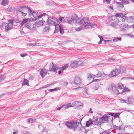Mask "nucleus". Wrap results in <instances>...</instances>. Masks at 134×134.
<instances>
[{
	"instance_id": "obj_27",
	"label": "nucleus",
	"mask_w": 134,
	"mask_h": 134,
	"mask_svg": "<svg viewBox=\"0 0 134 134\" xmlns=\"http://www.w3.org/2000/svg\"><path fill=\"white\" fill-rule=\"evenodd\" d=\"M110 25L113 27H115L118 25V24L117 22H114L111 23L110 24Z\"/></svg>"
},
{
	"instance_id": "obj_18",
	"label": "nucleus",
	"mask_w": 134,
	"mask_h": 134,
	"mask_svg": "<svg viewBox=\"0 0 134 134\" xmlns=\"http://www.w3.org/2000/svg\"><path fill=\"white\" fill-rule=\"evenodd\" d=\"M116 3H120L121 5V7H123V4H128L129 3V1L126 0H122V3L119 2H117Z\"/></svg>"
},
{
	"instance_id": "obj_38",
	"label": "nucleus",
	"mask_w": 134,
	"mask_h": 134,
	"mask_svg": "<svg viewBox=\"0 0 134 134\" xmlns=\"http://www.w3.org/2000/svg\"><path fill=\"white\" fill-rule=\"evenodd\" d=\"M118 86L119 88L120 89H122L124 87L120 83H119L118 84Z\"/></svg>"
},
{
	"instance_id": "obj_13",
	"label": "nucleus",
	"mask_w": 134,
	"mask_h": 134,
	"mask_svg": "<svg viewBox=\"0 0 134 134\" xmlns=\"http://www.w3.org/2000/svg\"><path fill=\"white\" fill-rule=\"evenodd\" d=\"M27 7L26 6L22 7L18 9L17 10V11L18 12H19L21 13L22 12L26 13V12L27 11Z\"/></svg>"
},
{
	"instance_id": "obj_51",
	"label": "nucleus",
	"mask_w": 134,
	"mask_h": 134,
	"mask_svg": "<svg viewBox=\"0 0 134 134\" xmlns=\"http://www.w3.org/2000/svg\"><path fill=\"white\" fill-rule=\"evenodd\" d=\"M21 14L22 15L24 16H26L27 14V13H24V12H21Z\"/></svg>"
},
{
	"instance_id": "obj_47",
	"label": "nucleus",
	"mask_w": 134,
	"mask_h": 134,
	"mask_svg": "<svg viewBox=\"0 0 134 134\" xmlns=\"http://www.w3.org/2000/svg\"><path fill=\"white\" fill-rule=\"evenodd\" d=\"M97 82L96 85L94 88V89L96 90H97L99 87V83H98V82Z\"/></svg>"
},
{
	"instance_id": "obj_10",
	"label": "nucleus",
	"mask_w": 134,
	"mask_h": 134,
	"mask_svg": "<svg viewBox=\"0 0 134 134\" xmlns=\"http://www.w3.org/2000/svg\"><path fill=\"white\" fill-rule=\"evenodd\" d=\"M58 69V68H57L55 65H54L53 63L52 62L50 64L49 71H53L55 72Z\"/></svg>"
},
{
	"instance_id": "obj_37",
	"label": "nucleus",
	"mask_w": 134,
	"mask_h": 134,
	"mask_svg": "<svg viewBox=\"0 0 134 134\" xmlns=\"http://www.w3.org/2000/svg\"><path fill=\"white\" fill-rule=\"evenodd\" d=\"M72 106V105H71V104L70 103H69L68 104H67L66 106L65 105L64 106V107L65 108V109H68L69 108L71 107Z\"/></svg>"
},
{
	"instance_id": "obj_29",
	"label": "nucleus",
	"mask_w": 134,
	"mask_h": 134,
	"mask_svg": "<svg viewBox=\"0 0 134 134\" xmlns=\"http://www.w3.org/2000/svg\"><path fill=\"white\" fill-rule=\"evenodd\" d=\"M59 28L60 31V33L61 34H63L64 33V30L63 28H62L61 26V25H59Z\"/></svg>"
},
{
	"instance_id": "obj_40",
	"label": "nucleus",
	"mask_w": 134,
	"mask_h": 134,
	"mask_svg": "<svg viewBox=\"0 0 134 134\" xmlns=\"http://www.w3.org/2000/svg\"><path fill=\"white\" fill-rule=\"evenodd\" d=\"M121 38L120 37H117L116 38H115L113 40L114 42H115L117 41H121Z\"/></svg>"
},
{
	"instance_id": "obj_20",
	"label": "nucleus",
	"mask_w": 134,
	"mask_h": 134,
	"mask_svg": "<svg viewBox=\"0 0 134 134\" xmlns=\"http://www.w3.org/2000/svg\"><path fill=\"white\" fill-rule=\"evenodd\" d=\"M127 21L129 23L134 22V16H129L127 18Z\"/></svg>"
},
{
	"instance_id": "obj_53",
	"label": "nucleus",
	"mask_w": 134,
	"mask_h": 134,
	"mask_svg": "<svg viewBox=\"0 0 134 134\" xmlns=\"http://www.w3.org/2000/svg\"><path fill=\"white\" fill-rule=\"evenodd\" d=\"M98 37L100 39V40L103 41V39L102 36H98Z\"/></svg>"
},
{
	"instance_id": "obj_44",
	"label": "nucleus",
	"mask_w": 134,
	"mask_h": 134,
	"mask_svg": "<svg viewBox=\"0 0 134 134\" xmlns=\"http://www.w3.org/2000/svg\"><path fill=\"white\" fill-rule=\"evenodd\" d=\"M83 27L80 26L79 27H76L75 28V30L76 31H79L81 30Z\"/></svg>"
},
{
	"instance_id": "obj_12",
	"label": "nucleus",
	"mask_w": 134,
	"mask_h": 134,
	"mask_svg": "<svg viewBox=\"0 0 134 134\" xmlns=\"http://www.w3.org/2000/svg\"><path fill=\"white\" fill-rule=\"evenodd\" d=\"M111 86L112 90L114 93L117 94H119V92L118 90L117 87L115 85L112 84Z\"/></svg>"
},
{
	"instance_id": "obj_5",
	"label": "nucleus",
	"mask_w": 134,
	"mask_h": 134,
	"mask_svg": "<svg viewBox=\"0 0 134 134\" xmlns=\"http://www.w3.org/2000/svg\"><path fill=\"white\" fill-rule=\"evenodd\" d=\"M13 20L12 19L9 20L8 21V24L5 26V31H7L13 27Z\"/></svg>"
},
{
	"instance_id": "obj_23",
	"label": "nucleus",
	"mask_w": 134,
	"mask_h": 134,
	"mask_svg": "<svg viewBox=\"0 0 134 134\" xmlns=\"http://www.w3.org/2000/svg\"><path fill=\"white\" fill-rule=\"evenodd\" d=\"M8 1L7 0H2L1 4L3 6H5L8 4Z\"/></svg>"
},
{
	"instance_id": "obj_57",
	"label": "nucleus",
	"mask_w": 134,
	"mask_h": 134,
	"mask_svg": "<svg viewBox=\"0 0 134 134\" xmlns=\"http://www.w3.org/2000/svg\"><path fill=\"white\" fill-rule=\"evenodd\" d=\"M64 107V106H62L61 107H60L58 108L57 109V110H60V109L63 107Z\"/></svg>"
},
{
	"instance_id": "obj_35",
	"label": "nucleus",
	"mask_w": 134,
	"mask_h": 134,
	"mask_svg": "<svg viewBox=\"0 0 134 134\" xmlns=\"http://www.w3.org/2000/svg\"><path fill=\"white\" fill-rule=\"evenodd\" d=\"M5 78V77L4 75H2L0 76V82L4 80Z\"/></svg>"
},
{
	"instance_id": "obj_55",
	"label": "nucleus",
	"mask_w": 134,
	"mask_h": 134,
	"mask_svg": "<svg viewBox=\"0 0 134 134\" xmlns=\"http://www.w3.org/2000/svg\"><path fill=\"white\" fill-rule=\"evenodd\" d=\"M82 88L83 87H78V88H73L72 90H76V91H78V90H79V89Z\"/></svg>"
},
{
	"instance_id": "obj_39",
	"label": "nucleus",
	"mask_w": 134,
	"mask_h": 134,
	"mask_svg": "<svg viewBox=\"0 0 134 134\" xmlns=\"http://www.w3.org/2000/svg\"><path fill=\"white\" fill-rule=\"evenodd\" d=\"M68 66V64H66L64 66H62L60 68V69L62 70H65L66 68H67Z\"/></svg>"
},
{
	"instance_id": "obj_32",
	"label": "nucleus",
	"mask_w": 134,
	"mask_h": 134,
	"mask_svg": "<svg viewBox=\"0 0 134 134\" xmlns=\"http://www.w3.org/2000/svg\"><path fill=\"white\" fill-rule=\"evenodd\" d=\"M27 11L28 13H29V15H31L32 14V13L33 12H32V10L29 7H27Z\"/></svg>"
},
{
	"instance_id": "obj_34",
	"label": "nucleus",
	"mask_w": 134,
	"mask_h": 134,
	"mask_svg": "<svg viewBox=\"0 0 134 134\" xmlns=\"http://www.w3.org/2000/svg\"><path fill=\"white\" fill-rule=\"evenodd\" d=\"M127 17L125 16L124 14V15H123L121 18V20L123 22H124L125 21V20L126 19Z\"/></svg>"
},
{
	"instance_id": "obj_49",
	"label": "nucleus",
	"mask_w": 134,
	"mask_h": 134,
	"mask_svg": "<svg viewBox=\"0 0 134 134\" xmlns=\"http://www.w3.org/2000/svg\"><path fill=\"white\" fill-rule=\"evenodd\" d=\"M27 122L29 123H32L33 121V119L32 118H30L28 119Z\"/></svg>"
},
{
	"instance_id": "obj_17",
	"label": "nucleus",
	"mask_w": 134,
	"mask_h": 134,
	"mask_svg": "<svg viewBox=\"0 0 134 134\" xmlns=\"http://www.w3.org/2000/svg\"><path fill=\"white\" fill-rule=\"evenodd\" d=\"M127 103L128 104H131L134 102V99L131 97H128L127 98Z\"/></svg>"
},
{
	"instance_id": "obj_61",
	"label": "nucleus",
	"mask_w": 134,
	"mask_h": 134,
	"mask_svg": "<svg viewBox=\"0 0 134 134\" xmlns=\"http://www.w3.org/2000/svg\"><path fill=\"white\" fill-rule=\"evenodd\" d=\"M93 101L94 102H98V103H99L98 101L99 100L98 99H94L93 100Z\"/></svg>"
},
{
	"instance_id": "obj_6",
	"label": "nucleus",
	"mask_w": 134,
	"mask_h": 134,
	"mask_svg": "<svg viewBox=\"0 0 134 134\" xmlns=\"http://www.w3.org/2000/svg\"><path fill=\"white\" fill-rule=\"evenodd\" d=\"M120 71L119 70L116 69L115 68V69L111 72L108 75L110 77H113L116 76H118L120 74Z\"/></svg>"
},
{
	"instance_id": "obj_1",
	"label": "nucleus",
	"mask_w": 134,
	"mask_h": 134,
	"mask_svg": "<svg viewBox=\"0 0 134 134\" xmlns=\"http://www.w3.org/2000/svg\"><path fill=\"white\" fill-rule=\"evenodd\" d=\"M82 119L80 118L77 120L75 122L72 121L70 122H64L65 124L66 125L68 128L70 129H73L74 130H76L78 127H79V130H81V127L83 128L81 124V121Z\"/></svg>"
},
{
	"instance_id": "obj_25",
	"label": "nucleus",
	"mask_w": 134,
	"mask_h": 134,
	"mask_svg": "<svg viewBox=\"0 0 134 134\" xmlns=\"http://www.w3.org/2000/svg\"><path fill=\"white\" fill-rule=\"evenodd\" d=\"M127 25H126L124 24H121L120 26V27L122 30H124L125 28H127Z\"/></svg>"
},
{
	"instance_id": "obj_62",
	"label": "nucleus",
	"mask_w": 134,
	"mask_h": 134,
	"mask_svg": "<svg viewBox=\"0 0 134 134\" xmlns=\"http://www.w3.org/2000/svg\"><path fill=\"white\" fill-rule=\"evenodd\" d=\"M47 16V14L45 13H43V14H42V15H41V16Z\"/></svg>"
},
{
	"instance_id": "obj_43",
	"label": "nucleus",
	"mask_w": 134,
	"mask_h": 134,
	"mask_svg": "<svg viewBox=\"0 0 134 134\" xmlns=\"http://www.w3.org/2000/svg\"><path fill=\"white\" fill-rule=\"evenodd\" d=\"M30 24L29 23H27L24 26V27H26L27 28L29 29H31V27L30 26Z\"/></svg>"
},
{
	"instance_id": "obj_59",
	"label": "nucleus",
	"mask_w": 134,
	"mask_h": 134,
	"mask_svg": "<svg viewBox=\"0 0 134 134\" xmlns=\"http://www.w3.org/2000/svg\"><path fill=\"white\" fill-rule=\"evenodd\" d=\"M97 27V25L95 24H93V28H96Z\"/></svg>"
},
{
	"instance_id": "obj_3",
	"label": "nucleus",
	"mask_w": 134,
	"mask_h": 134,
	"mask_svg": "<svg viewBox=\"0 0 134 134\" xmlns=\"http://www.w3.org/2000/svg\"><path fill=\"white\" fill-rule=\"evenodd\" d=\"M47 22L48 25L58 26L59 21L58 19L55 17H50L48 18Z\"/></svg>"
},
{
	"instance_id": "obj_21",
	"label": "nucleus",
	"mask_w": 134,
	"mask_h": 134,
	"mask_svg": "<svg viewBox=\"0 0 134 134\" xmlns=\"http://www.w3.org/2000/svg\"><path fill=\"white\" fill-rule=\"evenodd\" d=\"M64 21L65 22L68 23L69 24H71L72 23H74V21L72 19L70 20L68 18H66L65 19Z\"/></svg>"
},
{
	"instance_id": "obj_11",
	"label": "nucleus",
	"mask_w": 134,
	"mask_h": 134,
	"mask_svg": "<svg viewBox=\"0 0 134 134\" xmlns=\"http://www.w3.org/2000/svg\"><path fill=\"white\" fill-rule=\"evenodd\" d=\"M82 61L80 60L79 61H75L73 62L71 64L70 66L72 68H76L77 65H79V63H81Z\"/></svg>"
},
{
	"instance_id": "obj_28",
	"label": "nucleus",
	"mask_w": 134,
	"mask_h": 134,
	"mask_svg": "<svg viewBox=\"0 0 134 134\" xmlns=\"http://www.w3.org/2000/svg\"><path fill=\"white\" fill-rule=\"evenodd\" d=\"M29 81L28 80L26 79H24V81L23 82V85H25L27 86H29Z\"/></svg>"
},
{
	"instance_id": "obj_8",
	"label": "nucleus",
	"mask_w": 134,
	"mask_h": 134,
	"mask_svg": "<svg viewBox=\"0 0 134 134\" xmlns=\"http://www.w3.org/2000/svg\"><path fill=\"white\" fill-rule=\"evenodd\" d=\"M48 71L46 69L43 68L40 71V75L42 78H43L47 74Z\"/></svg>"
},
{
	"instance_id": "obj_46",
	"label": "nucleus",
	"mask_w": 134,
	"mask_h": 134,
	"mask_svg": "<svg viewBox=\"0 0 134 134\" xmlns=\"http://www.w3.org/2000/svg\"><path fill=\"white\" fill-rule=\"evenodd\" d=\"M21 56L22 57H24L26 56L27 55V54L26 53H24L22 54H20Z\"/></svg>"
},
{
	"instance_id": "obj_36",
	"label": "nucleus",
	"mask_w": 134,
	"mask_h": 134,
	"mask_svg": "<svg viewBox=\"0 0 134 134\" xmlns=\"http://www.w3.org/2000/svg\"><path fill=\"white\" fill-rule=\"evenodd\" d=\"M59 88L56 87L54 89H49V90L48 91L49 92H52L53 91H56L58 90V89Z\"/></svg>"
},
{
	"instance_id": "obj_7",
	"label": "nucleus",
	"mask_w": 134,
	"mask_h": 134,
	"mask_svg": "<svg viewBox=\"0 0 134 134\" xmlns=\"http://www.w3.org/2000/svg\"><path fill=\"white\" fill-rule=\"evenodd\" d=\"M102 73L100 72H98V73L96 75H93V82H98L100 80V79H94L95 77L99 78L102 75Z\"/></svg>"
},
{
	"instance_id": "obj_15",
	"label": "nucleus",
	"mask_w": 134,
	"mask_h": 134,
	"mask_svg": "<svg viewBox=\"0 0 134 134\" xmlns=\"http://www.w3.org/2000/svg\"><path fill=\"white\" fill-rule=\"evenodd\" d=\"M28 22H30V19L29 18L28 19H24L22 21L21 23V26H24Z\"/></svg>"
},
{
	"instance_id": "obj_56",
	"label": "nucleus",
	"mask_w": 134,
	"mask_h": 134,
	"mask_svg": "<svg viewBox=\"0 0 134 134\" xmlns=\"http://www.w3.org/2000/svg\"><path fill=\"white\" fill-rule=\"evenodd\" d=\"M59 26V25L58 26ZM55 26V30L54 33H56L58 31V30L57 28H56V26Z\"/></svg>"
},
{
	"instance_id": "obj_63",
	"label": "nucleus",
	"mask_w": 134,
	"mask_h": 134,
	"mask_svg": "<svg viewBox=\"0 0 134 134\" xmlns=\"http://www.w3.org/2000/svg\"><path fill=\"white\" fill-rule=\"evenodd\" d=\"M110 42V40H106L104 41V42Z\"/></svg>"
},
{
	"instance_id": "obj_45",
	"label": "nucleus",
	"mask_w": 134,
	"mask_h": 134,
	"mask_svg": "<svg viewBox=\"0 0 134 134\" xmlns=\"http://www.w3.org/2000/svg\"><path fill=\"white\" fill-rule=\"evenodd\" d=\"M64 18L63 17H61V16H60V18H59V24L60 22H61L64 19Z\"/></svg>"
},
{
	"instance_id": "obj_30",
	"label": "nucleus",
	"mask_w": 134,
	"mask_h": 134,
	"mask_svg": "<svg viewBox=\"0 0 134 134\" xmlns=\"http://www.w3.org/2000/svg\"><path fill=\"white\" fill-rule=\"evenodd\" d=\"M124 14L122 13H116L115 15V16L116 17H121L123 15H124Z\"/></svg>"
},
{
	"instance_id": "obj_64",
	"label": "nucleus",
	"mask_w": 134,
	"mask_h": 134,
	"mask_svg": "<svg viewBox=\"0 0 134 134\" xmlns=\"http://www.w3.org/2000/svg\"><path fill=\"white\" fill-rule=\"evenodd\" d=\"M102 134H108V132H107L104 131L102 132Z\"/></svg>"
},
{
	"instance_id": "obj_54",
	"label": "nucleus",
	"mask_w": 134,
	"mask_h": 134,
	"mask_svg": "<svg viewBox=\"0 0 134 134\" xmlns=\"http://www.w3.org/2000/svg\"><path fill=\"white\" fill-rule=\"evenodd\" d=\"M48 85H45L44 86L42 87H41L40 88V89H43V88H47V87H48Z\"/></svg>"
},
{
	"instance_id": "obj_60",
	"label": "nucleus",
	"mask_w": 134,
	"mask_h": 134,
	"mask_svg": "<svg viewBox=\"0 0 134 134\" xmlns=\"http://www.w3.org/2000/svg\"><path fill=\"white\" fill-rule=\"evenodd\" d=\"M114 60V58H110L108 59V60L109 61H111L113 60Z\"/></svg>"
},
{
	"instance_id": "obj_14",
	"label": "nucleus",
	"mask_w": 134,
	"mask_h": 134,
	"mask_svg": "<svg viewBox=\"0 0 134 134\" xmlns=\"http://www.w3.org/2000/svg\"><path fill=\"white\" fill-rule=\"evenodd\" d=\"M118 66H116V69H119V71H120V74L121 73H122L125 72V71L126 69L125 67L123 66H120L118 68Z\"/></svg>"
},
{
	"instance_id": "obj_41",
	"label": "nucleus",
	"mask_w": 134,
	"mask_h": 134,
	"mask_svg": "<svg viewBox=\"0 0 134 134\" xmlns=\"http://www.w3.org/2000/svg\"><path fill=\"white\" fill-rule=\"evenodd\" d=\"M92 77V75L91 74H88L87 75V78L88 80H90Z\"/></svg>"
},
{
	"instance_id": "obj_33",
	"label": "nucleus",
	"mask_w": 134,
	"mask_h": 134,
	"mask_svg": "<svg viewBox=\"0 0 134 134\" xmlns=\"http://www.w3.org/2000/svg\"><path fill=\"white\" fill-rule=\"evenodd\" d=\"M113 119V118L112 116L109 115H108V121H107L108 122H110L112 121Z\"/></svg>"
},
{
	"instance_id": "obj_19",
	"label": "nucleus",
	"mask_w": 134,
	"mask_h": 134,
	"mask_svg": "<svg viewBox=\"0 0 134 134\" xmlns=\"http://www.w3.org/2000/svg\"><path fill=\"white\" fill-rule=\"evenodd\" d=\"M45 23V21L43 20H39L36 23V25L38 26L42 25L44 23Z\"/></svg>"
},
{
	"instance_id": "obj_48",
	"label": "nucleus",
	"mask_w": 134,
	"mask_h": 134,
	"mask_svg": "<svg viewBox=\"0 0 134 134\" xmlns=\"http://www.w3.org/2000/svg\"><path fill=\"white\" fill-rule=\"evenodd\" d=\"M14 21L17 23H20V21L18 19H14Z\"/></svg>"
},
{
	"instance_id": "obj_31",
	"label": "nucleus",
	"mask_w": 134,
	"mask_h": 134,
	"mask_svg": "<svg viewBox=\"0 0 134 134\" xmlns=\"http://www.w3.org/2000/svg\"><path fill=\"white\" fill-rule=\"evenodd\" d=\"M108 115H104L103 116V120L104 121H108Z\"/></svg>"
},
{
	"instance_id": "obj_26",
	"label": "nucleus",
	"mask_w": 134,
	"mask_h": 134,
	"mask_svg": "<svg viewBox=\"0 0 134 134\" xmlns=\"http://www.w3.org/2000/svg\"><path fill=\"white\" fill-rule=\"evenodd\" d=\"M79 19V18L76 15H73L71 18V19L74 21V20L77 21Z\"/></svg>"
},
{
	"instance_id": "obj_16",
	"label": "nucleus",
	"mask_w": 134,
	"mask_h": 134,
	"mask_svg": "<svg viewBox=\"0 0 134 134\" xmlns=\"http://www.w3.org/2000/svg\"><path fill=\"white\" fill-rule=\"evenodd\" d=\"M74 105L76 107L79 108H81L83 107V104L82 103L78 102H75Z\"/></svg>"
},
{
	"instance_id": "obj_9",
	"label": "nucleus",
	"mask_w": 134,
	"mask_h": 134,
	"mask_svg": "<svg viewBox=\"0 0 134 134\" xmlns=\"http://www.w3.org/2000/svg\"><path fill=\"white\" fill-rule=\"evenodd\" d=\"M74 83L75 85H79L81 84V81L80 77L78 76H76L74 78Z\"/></svg>"
},
{
	"instance_id": "obj_58",
	"label": "nucleus",
	"mask_w": 134,
	"mask_h": 134,
	"mask_svg": "<svg viewBox=\"0 0 134 134\" xmlns=\"http://www.w3.org/2000/svg\"><path fill=\"white\" fill-rule=\"evenodd\" d=\"M49 27H45L44 28L45 30L46 31H47L49 29Z\"/></svg>"
},
{
	"instance_id": "obj_22",
	"label": "nucleus",
	"mask_w": 134,
	"mask_h": 134,
	"mask_svg": "<svg viewBox=\"0 0 134 134\" xmlns=\"http://www.w3.org/2000/svg\"><path fill=\"white\" fill-rule=\"evenodd\" d=\"M32 15L34 18V19L33 18L32 19L33 20H36L37 19V17L38 15L37 13L35 12H33L32 13Z\"/></svg>"
},
{
	"instance_id": "obj_52",
	"label": "nucleus",
	"mask_w": 134,
	"mask_h": 134,
	"mask_svg": "<svg viewBox=\"0 0 134 134\" xmlns=\"http://www.w3.org/2000/svg\"><path fill=\"white\" fill-rule=\"evenodd\" d=\"M119 114L118 113L114 114V117L115 118H117L119 115Z\"/></svg>"
},
{
	"instance_id": "obj_4",
	"label": "nucleus",
	"mask_w": 134,
	"mask_h": 134,
	"mask_svg": "<svg viewBox=\"0 0 134 134\" xmlns=\"http://www.w3.org/2000/svg\"><path fill=\"white\" fill-rule=\"evenodd\" d=\"M103 121V119L101 118H98V116L94 117L93 119V124L94 125L99 126L100 125Z\"/></svg>"
},
{
	"instance_id": "obj_50",
	"label": "nucleus",
	"mask_w": 134,
	"mask_h": 134,
	"mask_svg": "<svg viewBox=\"0 0 134 134\" xmlns=\"http://www.w3.org/2000/svg\"><path fill=\"white\" fill-rule=\"evenodd\" d=\"M34 78V77L30 75L29 77V80H33Z\"/></svg>"
},
{
	"instance_id": "obj_2",
	"label": "nucleus",
	"mask_w": 134,
	"mask_h": 134,
	"mask_svg": "<svg viewBox=\"0 0 134 134\" xmlns=\"http://www.w3.org/2000/svg\"><path fill=\"white\" fill-rule=\"evenodd\" d=\"M89 20L86 18L81 19L80 22V24L81 25L84 29H91L92 26V24L89 22Z\"/></svg>"
},
{
	"instance_id": "obj_24",
	"label": "nucleus",
	"mask_w": 134,
	"mask_h": 134,
	"mask_svg": "<svg viewBox=\"0 0 134 134\" xmlns=\"http://www.w3.org/2000/svg\"><path fill=\"white\" fill-rule=\"evenodd\" d=\"M92 121L91 119H89V121H87L86 122V124L85 127H88L90 126V125L92 123Z\"/></svg>"
},
{
	"instance_id": "obj_42",
	"label": "nucleus",
	"mask_w": 134,
	"mask_h": 134,
	"mask_svg": "<svg viewBox=\"0 0 134 134\" xmlns=\"http://www.w3.org/2000/svg\"><path fill=\"white\" fill-rule=\"evenodd\" d=\"M120 101V102L121 103H127V100H125V99H122L119 100Z\"/></svg>"
}]
</instances>
